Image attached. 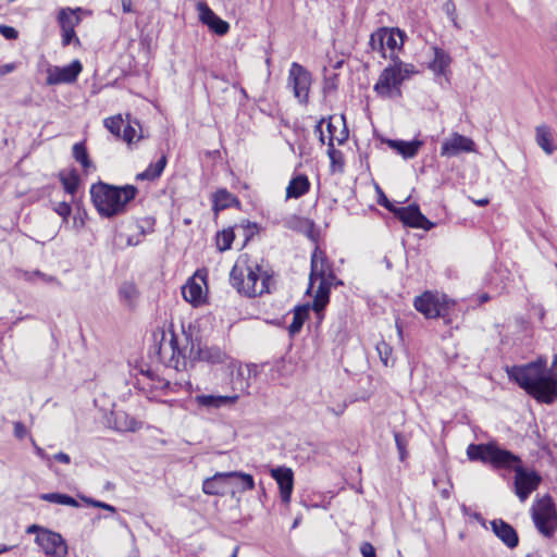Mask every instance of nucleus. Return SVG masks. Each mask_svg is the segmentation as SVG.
<instances>
[{
    "label": "nucleus",
    "mask_w": 557,
    "mask_h": 557,
    "mask_svg": "<svg viewBox=\"0 0 557 557\" xmlns=\"http://www.w3.org/2000/svg\"><path fill=\"white\" fill-rule=\"evenodd\" d=\"M11 549L10 546L8 545H4V544H0V555L3 554V553H7Z\"/></svg>",
    "instance_id": "e2e57ef3"
},
{
    "label": "nucleus",
    "mask_w": 557,
    "mask_h": 557,
    "mask_svg": "<svg viewBox=\"0 0 557 557\" xmlns=\"http://www.w3.org/2000/svg\"><path fill=\"white\" fill-rule=\"evenodd\" d=\"M235 238L233 228H226L216 234V247L220 251L231 249L232 243Z\"/></svg>",
    "instance_id": "4c0bfd02"
},
{
    "label": "nucleus",
    "mask_w": 557,
    "mask_h": 557,
    "mask_svg": "<svg viewBox=\"0 0 557 557\" xmlns=\"http://www.w3.org/2000/svg\"><path fill=\"white\" fill-rule=\"evenodd\" d=\"M467 456L472 461L480 460L496 469L513 470L515 494L521 503H524L542 482V476L536 471L528 470L522 466L519 456L500 448L496 443L470 444Z\"/></svg>",
    "instance_id": "f257e3e1"
},
{
    "label": "nucleus",
    "mask_w": 557,
    "mask_h": 557,
    "mask_svg": "<svg viewBox=\"0 0 557 557\" xmlns=\"http://www.w3.org/2000/svg\"><path fill=\"white\" fill-rule=\"evenodd\" d=\"M83 70V65L78 60L65 66H50L47 70V84L60 85L74 83Z\"/></svg>",
    "instance_id": "f8f14e48"
},
{
    "label": "nucleus",
    "mask_w": 557,
    "mask_h": 557,
    "mask_svg": "<svg viewBox=\"0 0 557 557\" xmlns=\"http://www.w3.org/2000/svg\"><path fill=\"white\" fill-rule=\"evenodd\" d=\"M335 79H336V75H334L333 78H329L325 81V86H324V89H331V88H335L336 85H335Z\"/></svg>",
    "instance_id": "bf43d9fd"
},
{
    "label": "nucleus",
    "mask_w": 557,
    "mask_h": 557,
    "mask_svg": "<svg viewBox=\"0 0 557 557\" xmlns=\"http://www.w3.org/2000/svg\"><path fill=\"white\" fill-rule=\"evenodd\" d=\"M139 299V290L133 282H124L119 287V300L128 308L134 309Z\"/></svg>",
    "instance_id": "5701e85b"
},
{
    "label": "nucleus",
    "mask_w": 557,
    "mask_h": 557,
    "mask_svg": "<svg viewBox=\"0 0 557 557\" xmlns=\"http://www.w3.org/2000/svg\"><path fill=\"white\" fill-rule=\"evenodd\" d=\"M311 74L297 62L290 64L288 71L287 86L292 88L294 96L302 104L308 102L311 86Z\"/></svg>",
    "instance_id": "1a4fd4ad"
},
{
    "label": "nucleus",
    "mask_w": 557,
    "mask_h": 557,
    "mask_svg": "<svg viewBox=\"0 0 557 557\" xmlns=\"http://www.w3.org/2000/svg\"><path fill=\"white\" fill-rule=\"evenodd\" d=\"M190 357L199 360L207 361L210 363H220L223 361L224 354L218 347H198L197 351L194 350V347L190 350Z\"/></svg>",
    "instance_id": "cd10ccee"
},
{
    "label": "nucleus",
    "mask_w": 557,
    "mask_h": 557,
    "mask_svg": "<svg viewBox=\"0 0 557 557\" xmlns=\"http://www.w3.org/2000/svg\"><path fill=\"white\" fill-rule=\"evenodd\" d=\"M443 11L446 13L450 22L453 23L454 27L456 29H460L461 25L458 23L457 20V9L456 4L453 0H446L443 4Z\"/></svg>",
    "instance_id": "a19ab883"
},
{
    "label": "nucleus",
    "mask_w": 557,
    "mask_h": 557,
    "mask_svg": "<svg viewBox=\"0 0 557 557\" xmlns=\"http://www.w3.org/2000/svg\"><path fill=\"white\" fill-rule=\"evenodd\" d=\"M206 280L203 275L198 272L190 277L187 283L182 287V294L186 301L198 306L205 300Z\"/></svg>",
    "instance_id": "dca6fc26"
},
{
    "label": "nucleus",
    "mask_w": 557,
    "mask_h": 557,
    "mask_svg": "<svg viewBox=\"0 0 557 557\" xmlns=\"http://www.w3.org/2000/svg\"><path fill=\"white\" fill-rule=\"evenodd\" d=\"M308 315H309V307L308 306H300V307L295 308L293 321L288 326V331L292 336H294L300 332Z\"/></svg>",
    "instance_id": "72a5a7b5"
},
{
    "label": "nucleus",
    "mask_w": 557,
    "mask_h": 557,
    "mask_svg": "<svg viewBox=\"0 0 557 557\" xmlns=\"http://www.w3.org/2000/svg\"><path fill=\"white\" fill-rule=\"evenodd\" d=\"M123 11L124 12H129L131 11V3L126 4L125 2H123Z\"/></svg>",
    "instance_id": "69168bd1"
},
{
    "label": "nucleus",
    "mask_w": 557,
    "mask_h": 557,
    "mask_svg": "<svg viewBox=\"0 0 557 557\" xmlns=\"http://www.w3.org/2000/svg\"><path fill=\"white\" fill-rule=\"evenodd\" d=\"M53 459L59 461V462L65 463V465L71 462L70 456L67 454H65V453H62V451L55 454L53 456Z\"/></svg>",
    "instance_id": "5fc2aeb1"
},
{
    "label": "nucleus",
    "mask_w": 557,
    "mask_h": 557,
    "mask_svg": "<svg viewBox=\"0 0 557 557\" xmlns=\"http://www.w3.org/2000/svg\"><path fill=\"white\" fill-rule=\"evenodd\" d=\"M237 553H238V547H235L231 557H237Z\"/></svg>",
    "instance_id": "774afa93"
},
{
    "label": "nucleus",
    "mask_w": 557,
    "mask_h": 557,
    "mask_svg": "<svg viewBox=\"0 0 557 557\" xmlns=\"http://www.w3.org/2000/svg\"><path fill=\"white\" fill-rule=\"evenodd\" d=\"M342 136L341 137H337V136H331L327 140V156L331 160V165L333 168V171L335 170H338V171H343V166H344V158H343V153L342 151L339 150H336L335 147H334V141L336 140L338 144H343L346 138H347V133L346 131H342Z\"/></svg>",
    "instance_id": "b1692460"
},
{
    "label": "nucleus",
    "mask_w": 557,
    "mask_h": 557,
    "mask_svg": "<svg viewBox=\"0 0 557 557\" xmlns=\"http://www.w3.org/2000/svg\"><path fill=\"white\" fill-rule=\"evenodd\" d=\"M331 289L325 283L319 281V286L313 297L312 309L315 313H320L330 301Z\"/></svg>",
    "instance_id": "7c9ffc66"
},
{
    "label": "nucleus",
    "mask_w": 557,
    "mask_h": 557,
    "mask_svg": "<svg viewBox=\"0 0 557 557\" xmlns=\"http://www.w3.org/2000/svg\"><path fill=\"white\" fill-rule=\"evenodd\" d=\"M231 487L228 472H216L202 483V492L207 495H224Z\"/></svg>",
    "instance_id": "aec40b11"
},
{
    "label": "nucleus",
    "mask_w": 557,
    "mask_h": 557,
    "mask_svg": "<svg viewBox=\"0 0 557 557\" xmlns=\"http://www.w3.org/2000/svg\"><path fill=\"white\" fill-rule=\"evenodd\" d=\"M346 409L345 405H339L337 408L327 407V411L335 414V416H342Z\"/></svg>",
    "instance_id": "4d7b16f0"
},
{
    "label": "nucleus",
    "mask_w": 557,
    "mask_h": 557,
    "mask_svg": "<svg viewBox=\"0 0 557 557\" xmlns=\"http://www.w3.org/2000/svg\"><path fill=\"white\" fill-rule=\"evenodd\" d=\"M362 557H376L375 549L372 544L364 542L360 546Z\"/></svg>",
    "instance_id": "3c124183"
},
{
    "label": "nucleus",
    "mask_w": 557,
    "mask_h": 557,
    "mask_svg": "<svg viewBox=\"0 0 557 557\" xmlns=\"http://www.w3.org/2000/svg\"><path fill=\"white\" fill-rule=\"evenodd\" d=\"M532 520L537 531L550 539L557 531V509L550 495L536 499L531 508Z\"/></svg>",
    "instance_id": "423d86ee"
},
{
    "label": "nucleus",
    "mask_w": 557,
    "mask_h": 557,
    "mask_svg": "<svg viewBox=\"0 0 557 557\" xmlns=\"http://www.w3.org/2000/svg\"><path fill=\"white\" fill-rule=\"evenodd\" d=\"M326 129H327V133H329V138L331 136H335V126L332 122V119H330L327 122H326Z\"/></svg>",
    "instance_id": "13d9d810"
},
{
    "label": "nucleus",
    "mask_w": 557,
    "mask_h": 557,
    "mask_svg": "<svg viewBox=\"0 0 557 557\" xmlns=\"http://www.w3.org/2000/svg\"><path fill=\"white\" fill-rule=\"evenodd\" d=\"M73 157L77 162H79L82 164V166L85 170H87L91 165V162L88 158L86 147L84 146L83 143H76L73 146Z\"/></svg>",
    "instance_id": "58836bf2"
},
{
    "label": "nucleus",
    "mask_w": 557,
    "mask_h": 557,
    "mask_svg": "<svg viewBox=\"0 0 557 557\" xmlns=\"http://www.w3.org/2000/svg\"><path fill=\"white\" fill-rule=\"evenodd\" d=\"M233 203H238V200L226 189H219L213 196V209L214 211H221Z\"/></svg>",
    "instance_id": "f704fd0d"
},
{
    "label": "nucleus",
    "mask_w": 557,
    "mask_h": 557,
    "mask_svg": "<svg viewBox=\"0 0 557 557\" xmlns=\"http://www.w3.org/2000/svg\"><path fill=\"white\" fill-rule=\"evenodd\" d=\"M53 210L57 214H59L62 218L63 223H67L69 216L72 212V208H71L70 203H67L65 201L58 202L54 206Z\"/></svg>",
    "instance_id": "c03bdc74"
},
{
    "label": "nucleus",
    "mask_w": 557,
    "mask_h": 557,
    "mask_svg": "<svg viewBox=\"0 0 557 557\" xmlns=\"http://www.w3.org/2000/svg\"><path fill=\"white\" fill-rule=\"evenodd\" d=\"M137 193V188L133 185L117 187L98 182L90 187L92 203L103 218H113L124 213L127 203L136 197Z\"/></svg>",
    "instance_id": "20e7f679"
},
{
    "label": "nucleus",
    "mask_w": 557,
    "mask_h": 557,
    "mask_svg": "<svg viewBox=\"0 0 557 557\" xmlns=\"http://www.w3.org/2000/svg\"><path fill=\"white\" fill-rule=\"evenodd\" d=\"M271 476L276 481L280 488V497L283 504L290 503L294 490V472L287 467H276L271 469Z\"/></svg>",
    "instance_id": "2eb2a0df"
},
{
    "label": "nucleus",
    "mask_w": 557,
    "mask_h": 557,
    "mask_svg": "<svg viewBox=\"0 0 557 557\" xmlns=\"http://www.w3.org/2000/svg\"><path fill=\"white\" fill-rule=\"evenodd\" d=\"M231 487H236L240 492L251 491L255 488L252 475L239 471L228 472Z\"/></svg>",
    "instance_id": "c756f323"
},
{
    "label": "nucleus",
    "mask_w": 557,
    "mask_h": 557,
    "mask_svg": "<svg viewBox=\"0 0 557 557\" xmlns=\"http://www.w3.org/2000/svg\"><path fill=\"white\" fill-rule=\"evenodd\" d=\"M33 444H34V446H35L36 454H37L39 457L45 458V457H46V454H45L44 449H42L41 447L37 446V445L35 444V442H34V441H33Z\"/></svg>",
    "instance_id": "052dcab7"
},
{
    "label": "nucleus",
    "mask_w": 557,
    "mask_h": 557,
    "mask_svg": "<svg viewBox=\"0 0 557 557\" xmlns=\"http://www.w3.org/2000/svg\"><path fill=\"white\" fill-rule=\"evenodd\" d=\"M238 399L237 395L221 396V395H197L195 403L206 409H219L226 406L234 405Z\"/></svg>",
    "instance_id": "412c9836"
},
{
    "label": "nucleus",
    "mask_w": 557,
    "mask_h": 557,
    "mask_svg": "<svg viewBox=\"0 0 557 557\" xmlns=\"http://www.w3.org/2000/svg\"><path fill=\"white\" fill-rule=\"evenodd\" d=\"M40 498L42 500H46V502H49L52 504L66 505V506H71V507H79L78 502L75 498H73L66 494L47 493V494H42L40 496Z\"/></svg>",
    "instance_id": "c9c22d12"
},
{
    "label": "nucleus",
    "mask_w": 557,
    "mask_h": 557,
    "mask_svg": "<svg viewBox=\"0 0 557 557\" xmlns=\"http://www.w3.org/2000/svg\"><path fill=\"white\" fill-rule=\"evenodd\" d=\"M383 198H384V200L382 202H380V203L383 205L385 208L392 210V208H391V206L388 203L387 198L384 195H383Z\"/></svg>",
    "instance_id": "0e129e2a"
},
{
    "label": "nucleus",
    "mask_w": 557,
    "mask_h": 557,
    "mask_svg": "<svg viewBox=\"0 0 557 557\" xmlns=\"http://www.w3.org/2000/svg\"><path fill=\"white\" fill-rule=\"evenodd\" d=\"M166 162V156L162 154L156 163H151L144 172L137 174L136 178L141 181H153L158 178L162 174Z\"/></svg>",
    "instance_id": "2f4dec72"
},
{
    "label": "nucleus",
    "mask_w": 557,
    "mask_h": 557,
    "mask_svg": "<svg viewBox=\"0 0 557 557\" xmlns=\"http://www.w3.org/2000/svg\"><path fill=\"white\" fill-rule=\"evenodd\" d=\"M393 64L386 66L373 86L375 94L384 99L401 97V84L417 73L416 66L403 62L398 57L388 55Z\"/></svg>",
    "instance_id": "39448f33"
},
{
    "label": "nucleus",
    "mask_w": 557,
    "mask_h": 557,
    "mask_svg": "<svg viewBox=\"0 0 557 557\" xmlns=\"http://www.w3.org/2000/svg\"><path fill=\"white\" fill-rule=\"evenodd\" d=\"M113 426L119 432H135L141 428V422L124 411L113 413Z\"/></svg>",
    "instance_id": "393cba45"
},
{
    "label": "nucleus",
    "mask_w": 557,
    "mask_h": 557,
    "mask_svg": "<svg viewBox=\"0 0 557 557\" xmlns=\"http://www.w3.org/2000/svg\"><path fill=\"white\" fill-rule=\"evenodd\" d=\"M124 121L121 115L110 116L104 120V126L116 137L121 136L120 133Z\"/></svg>",
    "instance_id": "ea45409f"
},
{
    "label": "nucleus",
    "mask_w": 557,
    "mask_h": 557,
    "mask_svg": "<svg viewBox=\"0 0 557 557\" xmlns=\"http://www.w3.org/2000/svg\"><path fill=\"white\" fill-rule=\"evenodd\" d=\"M332 271V265L329 262L325 252L319 247H315L311 256V271L309 275L310 288H312L315 281H319L326 275L327 272Z\"/></svg>",
    "instance_id": "a211bd4d"
},
{
    "label": "nucleus",
    "mask_w": 557,
    "mask_h": 557,
    "mask_svg": "<svg viewBox=\"0 0 557 557\" xmlns=\"http://www.w3.org/2000/svg\"><path fill=\"white\" fill-rule=\"evenodd\" d=\"M394 440H395L397 450L399 453V459H400V461H404L408 455V453H407L408 440H407L406 435H404L403 433H399V432L394 433Z\"/></svg>",
    "instance_id": "79ce46f5"
},
{
    "label": "nucleus",
    "mask_w": 557,
    "mask_h": 557,
    "mask_svg": "<svg viewBox=\"0 0 557 557\" xmlns=\"http://www.w3.org/2000/svg\"><path fill=\"white\" fill-rule=\"evenodd\" d=\"M310 188V182L305 174L294 176L286 187V198H299L307 194Z\"/></svg>",
    "instance_id": "a878e982"
},
{
    "label": "nucleus",
    "mask_w": 557,
    "mask_h": 557,
    "mask_svg": "<svg viewBox=\"0 0 557 557\" xmlns=\"http://www.w3.org/2000/svg\"><path fill=\"white\" fill-rule=\"evenodd\" d=\"M405 33L399 28H379L370 36L369 45L373 51L382 53L383 58H387L385 50L391 51L389 55H394L396 50H400L405 41Z\"/></svg>",
    "instance_id": "6e6552de"
},
{
    "label": "nucleus",
    "mask_w": 557,
    "mask_h": 557,
    "mask_svg": "<svg viewBox=\"0 0 557 557\" xmlns=\"http://www.w3.org/2000/svg\"><path fill=\"white\" fill-rule=\"evenodd\" d=\"M490 299L488 295L487 294H483L481 297H480V300L481 302H485Z\"/></svg>",
    "instance_id": "338daca9"
},
{
    "label": "nucleus",
    "mask_w": 557,
    "mask_h": 557,
    "mask_svg": "<svg viewBox=\"0 0 557 557\" xmlns=\"http://www.w3.org/2000/svg\"><path fill=\"white\" fill-rule=\"evenodd\" d=\"M475 151V143L457 132L446 138L441 146V156L451 158L462 152Z\"/></svg>",
    "instance_id": "ddd939ff"
},
{
    "label": "nucleus",
    "mask_w": 557,
    "mask_h": 557,
    "mask_svg": "<svg viewBox=\"0 0 557 557\" xmlns=\"http://www.w3.org/2000/svg\"><path fill=\"white\" fill-rule=\"evenodd\" d=\"M231 285L247 297L271 293L274 285L273 271L248 258H239L230 273Z\"/></svg>",
    "instance_id": "7ed1b4c3"
},
{
    "label": "nucleus",
    "mask_w": 557,
    "mask_h": 557,
    "mask_svg": "<svg viewBox=\"0 0 557 557\" xmlns=\"http://www.w3.org/2000/svg\"><path fill=\"white\" fill-rule=\"evenodd\" d=\"M553 368H557V355ZM510 381L516 382L536 401L552 404L557 398V371L547 369V359L539 357L527 364L506 367Z\"/></svg>",
    "instance_id": "f03ea898"
},
{
    "label": "nucleus",
    "mask_w": 557,
    "mask_h": 557,
    "mask_svg": "<svg viewBox=\"0 0 557 557\" xmlns=\"http://www.w3.org/2000/svg\"><path fill=\"white\" fill-rule=\"evenodd\" d=\"M16 69V65L14 63H7L3 65H0V76L7 75L11 72H13Z\"/></svg>",
    "instance_id": "864d4df0"
},
{
    "label": "nucleus",
    "mask_w": 557,
    "mask_h": 557,
    "mask_svg": "<svg viewBox=\"0 0 557 557\" xmlns=\"http://www.w3.org/2000/svg\"><path fill=\"white\" fill-rule=\"evenodd\" d=\"M27 534H36L35 543L47 557H66L67 544L60 533H57L38 524H32L26 529Z\"/></svg>",
    "instance_id": "0eeeda50"
},
{
    "label": "nucleus",
    "mask_w": 557,
    "mask_h": 557,
    "mask_svg": "<svg viewBox=\"0 0 557 557\" xmlns=\"http://www.w3.org/2000/svg\"><path fill=\"white\" fill-rule=\"evenodd\" d=\"M319 281L325 283L326 286L330 287V289L332 287H336L338 285H342L343 282L337 280L336 275L334 274V272H327L326 275H324L322 278H320Z\"/></svg>",
    "instance_id": "09e8293b"
},
{
    "label": "nucleus",
    "mask_w": 557,
    "mask_h": 557,
    "mask_svg": "<svg viewBox=\"0 0 557 557\" xmlns=\"http://www.w3.org/2000/svg\"><path fill=\"white\" fill-rule=\"evenodd\" d=\"M83 500L92 507L102 508V509L111 511V512L116 511L115 507H113L112 505H109L107 503L100 502V500H95L92 498H87V497H83Z\"/></svg>",
    "instance_id": "de8ad7c7"
},
{
    "label": "nucleus",
    "mask_w": 557,
    "mask_h": 557,
    "mask_svg": "<svg viewBox=\"0 0 557 557\" xmlns=\"http://www.w3.org/2000/svg\"><path fill=\"white\" fill-rule=\"evenodd\" d=\"M27 430L25 425L22 422H15L14 423V435L22 440L26 436Z\"/></svg>",
    "instance_id": "603ef678"
},
{
    "label": "nucleus",
    "mask_w": 557,
    "mask_h": 557,
    "mask_svg": "<svg viewBox=\"0 0 557 557\" xmlns=\"http://www.w3.org/2000/svg\"><path fill=\"white\" fill-rule=\"evenodd\" d=\"M0 34L7 39H16L18 36L15 28L7 25H0Z\"/></svg>",
    "instance_id": "8fccbe9b"
},
{
    "label": "nucleus",
    "mask_w": 557,
    "mask_h": 557,
    "mask_svg": "<svg viewBox=\"0 0 557 557\" xmlns=\"http://www.w3.org/2000/svg\"><path fill=\"white\" fill-rule=\"evenodd\" d=\"M136 133H137V131H136L135 126L132 124L131 121H128L127 125L124 126V128H123L122 138L126 143L131 144L134 140V138L136 137Z\"/></svg>",
    "instance_id": "49530a36"
},
{
    "label": "nucleus",
    "mask_w": 557,
    "mask_h": 557,
    "mask_svg": "<svg viewBox=\"0 0 557 557\" xmlns=\"http://www.w3.org/2000/svg\"><path fill=\"white\" fill-rule=\"evenodd\" d=\"M78 12H81L79 8L76 10L70 8L62 9L58 15L61 28H75L81 22V17L77 15Z\"/></svg>",
    "instance_id": "473e14b6"
},
{
    "label": "nucleus",
    "mask_w": 557,
    "mask_h": 557,
    "mask_svg": "<svg viewBox=\"0 0 557 557\" xmlns=\"http://www.w3.org/2000/svg\"><path fill=\"white\" fill-rule=\"evenodd\" d=\"M199 18L202 24L207 25L209 29L219 36H224L230 29L226 21L219 17L207 4L199 3Z\"/></svg>",
    "instance_id": "f3484780"
},
{
    "label": "nucleus",
    "mask_w": 557,
    "mask_h": 557,
    "mask_svg": "<svg viewBox=\"0 0 557 557\" xmlns=\"http://www.w3.org/2000/svg\"><path fill=\"white\" fill-rule=\"evenodd\" d=\"M434 52V59L430 63L429 67L436 74V75H445L450 63L451 58L448 52L443 50L438 47H433Z\"/></svg>",
    "instance_id": "bb28decb"
},
{
    "label": "nucleus",
    "mask_w": 557,
    "mask_h": 557,
    "mask_svg": "<svg viewBox=\"0 0 557 557\" xmlns=\"http://www.w3.org/2000/svg\"><path fill=\"white\" fill-rule=\"evenodd\" d=\"M493 533L510 549L519 544L517 531L503 519H494L491 521Z\"/></svg>",
    "instance_id": "6ab92c4d"
},
{
    "label": "nucleus",
    "mask_w": 557,
    "mask_h": 557,
    "mask_svg": "<svg viewBox=\"0 0 557 557\" xmlns=\"http://www.w3.org/2000/svg\"><path fill=\"white\" fill-rule=\"evenodd\" d=\"M536 144L543 149L546 154H553L556 147L553 140V133L546 125H540L535 129Z\"/></svg>",
    "instance_id": "c85d7f7f"
},
{
    "label": "nucleus",
    "mask_w": 557,
    "mask_h": 557,
    "mask_svg": "<svg viewBox=\"0 0 557 557\" xmlns=\"http://www.w3.org/2000/svg\"><path fill=\"white\" fill-rule=\"evenodd\" d=\"M160 360L169 368L176 371L186 369L187 360L177 347V339L172 334L169 342H163L159 348Z\"/></svg>",
    "instance_id": "9b49d317"
},
{
    "label": "nucleus",
    "mask_w": 557,
    "mask_h": 557,
    "mask_svg": "<svg viewBox=\"0 0 557 557\" xmlns=\"http://www.w3.org/2000/svg\"><path fill=\"white\" fill-rule=\"evenodd\" d=\"M325 122L324 119H322L317 125H315V128H314V132L319 135V139L322 144L325 143V136H324V133H323V129H322V125L323 123Z\"/></svg>",
    "instance_id": "6e6d98bb"
},
{
    "label": "nucleus",
    "mask_w": 557,
    "mask_h": 557,
    "mask_svg": "<svg viewBox=\"0 0 557 557\" xmlns=\"http://www.w3.org/2000/svg\"><path fill=\"white\" fill-rule=\"evenodd\" d=\"M376 350L383 364L388 366L389 357L392 355V347L382 341L376 345Z\"/></svg>",
    "instance_id": "37998d69"
},
{
    "label": "nucleus",
    "mask_w": 557,
    "mask_h": 557,
    "mask_svg": "<svg viewBox=\"0 0 557 557\" xmlns=\"http://www.w3.org/2000/svg\"><path fill=\"white\" fill-rule=\"evenodd\" d=\"M387 145L389 148L396 150L403 158L412 159L418 154L420 148L423 146V141L419 139L411 141L389 139L387 140Z\"/></svg>",
    "instance_id": "4be33fe9"
},
{
    "label": "nucleus",
    "mask_w": 557,
    "mask_h": 557,
    "mask_svg": "<svg viewBox=\"0 0 557 557\" xmlns=\"http://www.w3.org/2000/svg\"><path fill=\"white\" fill-rule=\"evenodd\" d=\"M414 308L428 319L444 317L448 309L446 296L425 292L416 297Z\"/></svg>",
    "instance_id": "9d476101"
},
{
    "label": "nucleus",
    "mask_w": 557,
    "mask_h": 557,
    "mask_svg": "<svg viewBox=\"0 0 557 557\" xmlns=\"http://www.w3.org/2000/svg\"><path fill=\"white\" fill-rule=\"evenodd\" d=\"M394 212L397 215V218L409 227L430 231L435 225L425 215L421 213L419 207L416 205L397 208Z\"/></svg>",
    "instance_id": "4468645a"
},
{
    "label": "nucleus",
    "mask_w": 557,
    "mask_h": 557,
    "mask_svg": "<svg viewBox=\"0 0 557 557\" xmlns=\"http://www.w3.org/2000/svg\"><path fill=\"white\" fill-rule=\"evenodd\" d=\"M474 203H476L480 207H484V206H486L488 203V199L487 198H482V199H479V200H474Z\"/></svg>",
    "instance_id": "680f3d73"
},
{
    "label": "nucleus",
    "mask_w": 557,
    "mask_h": 557,
    "mask_svg": "<svg viewBox=\"0 0 557 557\" xmlns=\"http://www.w3.org/2000/svg\"><path fill=\"white\" fill-rule=\"evenodd\" d=\"M62 29V45L67 46L72 41L79 44V39L76 37L75 28H61Z\"/></svg>",
    "instance_id": "a18cd8bd"
},
{
    "label": "nucleus",
    "mask_w": 557,
    "mask_h": 557,
    "mask_svg": "<svg viewBox=\"0 0 557 557\" xmlns=\"http://www.w3.org/2000/svg\"><path fill=\"white\" fill-rule=\"evenodd\" d=\"M60 180L66 193L71 195L76 193L79 178L75 171L62 172L60 174Z\"/></svg>",
    "instance_id": "e433bc0d"
}]
</instances>
